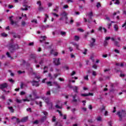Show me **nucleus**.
<instances>
[{"mask_svg":"<svg viewBox=\"0 0 126 126\" xmlns=\"http://www.w3.org/2000/svg\"><path fill=\"white\" fill-rule=\"evenodd\" d=\"M8 49L10 53H13L16 51V50H18V49H19V45L16 43L13 44L12 43H10L8 45Z\"/></svg>","mask_w":126,"mask_h":126,"instance_id":"1","label":"nucleus"},{"mask_svg":"<svg viewBox=\"0 0 126 126\" xmlns=\"http://www.w3.org/2000/svg\"><path fill=\"white\" fill-rule=\"evenodd\" d=\"M117 115L119 118V121L121 122V121H123V118L126 117V110L122 109L121 111H118Z\"/></svg>","mask_w":126,"mask_h":126,"instance_id":"2","label":"nucleus"},{"mask_svg":"<svg viewBox=\"0 0 126 126\" xmlns=\"http://www.w3.org/2000/svg\"><path fill=\"white\" fill-rule=\"evenodd\" d=\"M37 4H39L38 10L39 11H43L44 10V7L42 6V2L40 0L37 1Z\"/></svg>","mask_w":126,"mask_h":126,"instance_id":"3","label":"nucleus"},{"mask_svg":"<svg viewBox=\"0 0 126 126\" xmlns=\"http://www.w3.org/2000/svg\"><path fill=\"white\" fill-rule=\"evenodd\" d=\"M53 63L55 64V65H60V64H61V62H60V58L54 59Z\"/></svg>","mask_w":126,"mask_h":126,"instance_id":"4","label":"nucleus"},{"mask_svg":"<svg viewBox=\"0 0 126 126\" xmlns=\"http://www.w3.org/2000/svg\"><path fill=\"white\" fill-rule=\"evenodd\" d=\"M32 86H35L36 87H39L40 86V84H39V81L33 80L32 82Z\"/></svg>","mask_w":126,"mask_h":126,"instance_id":"5","label":"nucleus"},{"mask_svg":"<svg viewBox=\"0 0 126 126\" xmlns=\"http://www.w3.org/2000/svg\"><path fill=\"white\" fill-rule=\"evenodd\" d=\"M8 87V85H7V83H5L0 85V89H1V90H2L4 89V88H6Z\"/></svg>","mask_w":126,"mask_h":126,"instance_id":"6","label":"nucleus"},{"mask_svg":"<svg viewBox=\"0 0 126 126\" xmlns=\"http://www.w3.org/2000/svg\"><path fill=\"white\" fill-rule=\"evenodd\" d=\"M81 95L82 97H87L88 96H93V93H89L88 94H82Z\"/></svg>","mask_w":126,"mask_h":126,"instance_id":"7","label":"nucleus"},{"mask_svg":"<svg viewBox=\"0 0 126 126\" xmlns=\"http://www.w3.org/2000/svg\"><path fill=\"white\" fill-rule=\"evenodd\" d=\"M28 121V116L25 117L21 120V123H25Z\"/></svg>","mask_w":126,"mask_h":126,"instance_id":"8","label":"nucleus"},{"mask_svg":"<svg viewBox=\"0 0 126 126\" xmlns=\"http://www.w3.org/2000/svg\"><path fill=\"white\" fill-rule=\"evenodd\" d=\"M45 102L47 104V105H49V104H50L51 107H53V103L50 102V100H49L48 98H45Z\"/></svg>","mask_w":126,"mask_h":126,"instance_id":"9","label":"nucleus"},{"mask_svg":"<svg viewBox=\"0 0 126 126\" xmlns=\"http://www.w3.org/2000/svg\"><path fill=\"white\" fill-rule=\"evenodd\" d=\"M73 90L74 92H75L76 93H78V87L75 86L73 88Z\"/></svg>","mask_w":126,"mask_h":126,"instance_id":"10","label":"nucleus"},{"mask_svg":"<svg viewBox=\"0 0 126 126\" xmlns=\"http://www.w3.org/2000/svg\"><path fill=\"white\" fill-rule=\"evenodd\" d=\"M14 119H16V122L18 124H19V123H21V121H20V120H19V118H16V117H15V116H13L11 118L12 120H14Z\"/></svg>","mask_w":126,"mask_h":126,"instance_id":"11","label":"nucleus"},{"mask_svg":"<svg viewBox=\"0 0 126 126\" xmlns=\"http://www.w3.org/2000/svg\"><path fill=\"white\" fill-rule=\"evenodd\" d=\"M46 120H47V116H43L41 119H40V122L41 123H44V122H45V121H46Z\"/></svg>","mask_w":126,"mask_h":126,"instance_id":"12","label":"nucleus"},{"mask_svg":"<svg viewBox=\"0 0 126 126\" xmlns=\"http://www.w3.org/2000/svg\"><path fill=\"white\" fill-rule=\"evenodd\" d=\"M6 55L8 58H10V60H14V58H13V57H11V56L10 55V53H9V52H7L6 53Z\"/></svg>","mask_w":126,"mask_h":126,"instance_id":"13","label":"nucleus"},{"mask_svg":"<svg viewBox=\"0 0 126 126\" xmlns=\"http://www.w3.org/2000/svg\"><path fill=\"white\" fill-rule=\"evenodd\" d=\"M61 15L62 17H66V16H67V13H66L65 11H64L61 13Z\"/></svg>","mask_w":126,"mask_h":126,"instance_id":"14","label":"nucleus"},{"mask_svg":"<svg viewBox=\"0 0 126 126\" xmlns=\"http://www.w3.org/2000/svg\"><path fill=\"white\" fill-rule=\"evenodd\" d=\"M114 45L115 46H116V47H118V48H120V43L118 41H114Z\"/></svg>","mask_w":126,"mask_h":126,"instance_id":"15","label":"nucleus"},{"mask_svg":"<svg viewBox=\"0 0 126 126\" xmlns=\"http://www.w3.org/2000/svg\"><path fill=\"white\" fill-rule=\"evenodd\" d=\"M8 109L10 110L11 113H14V109H13V107H12V106L8 107Z\"/></svg>","mask_w":126,"mask_h":126,"instance_id":"16","label":"nucleus"},{"mask_svg":"<svg viewBox=\"0 0 126 126\" xmlns=\"http://www.w3.org/2000/svg\"><path fill=\"white\" fill-rule=\"evenodd\" d=\"M84 22H85V23H86V22H88V23H89L90 24H91V21L89 19H88L85 18H84Z\"/></svg>","mask_w":126,"mask_h":126,"instance_id":"17","label":"nucleus"},{"mask_svg":"<svg viewBox=\"0 0 126 126\" xmlns=\"http://www.w3.org/2000/svg\"><path fill=\"white\" fill-rule=\"evenodd\" d=\"M73 45L76 48L77 50H79V45L77 44L76 43H74Z\"/></svg>","mask_w":126,"mask_h":126,"instance_id":"18","label":"nucleus"},{"mask_svg":"<svg viewBox=\"0 0 126 126\" xmlns=\"http://www.w3.org/2000/svg\"><path fill=\"white\" fill-rule=\"evenodd\" d=\"M30 57L31 59H32V60L36 59V55L35 54H31Z\"/></svg>","mask_w":126,"mask_h":126,"instance_id":"19","label":"nucleus"},{"mask_svg":"<svg viewBox=\"0 0 126 126\" xmlns=\"http://www.w3.org/2000/svg\"><path fill=\"white\" fill-rule=\"evenodd\" d=\"M32 94L33 96H37V91L36 90H34L32 91Z\"/></svg>","mask_w":126,"mask_h":126,"instance_id":"20","label":"nucleus"},{"mask_svg":"<svg viewBox=\"0 0 126 126\" xmlns=\"http://www.w3.org/2000/svg\"><path fill=\"white\" fill-rule=\"evenodd\" d=\"M114 29L115 31H118V30H119V26H118V25H115Z\"/></svg>","mask_w":126,"mask_h":126,"instance_id":"21","label":"nucleus"},{"mask_svg":"<svg viewBox=\"0 0 126 126\" xmlns=\"http://www.w3.org/2000/svg\"><path fill=\"white\" fill-rule=\"evenodd\" d=\"M56 121H57V118H56V116H53L52 119V123H55Z\"/></svg>","mask_w":126,"mask_h":126,"instance_id":"22","label":"nucleus"},{"mask_svg":"<svg viewBox=\"0 0 126 126\" xmlns=\"http://www.w3.org/2000/svg\"><path fill=\"white\" fill-rule=\"evenodd\" d=\"M23 86H24V83H23V82H21V85L20 86L21 89H23Z\"/></svg>","mask_w":126,"mask_h":126,"instance_id":"23","label":"nucleus"},{"mask_svg":"<svg viewBox=\"0 0 126 126\" xmlns=\"http://www.w3.org/2000/svg\"><path fill=\"white\" fill-rule=\"evenodd\" d=\"M61 34L62 36H65V35H66V32H61Z\"/></svg>","mask_w":126,"mask_h":126,"instance_id":"24","label":"nucleus"},{"mask_svg":"<svg viewBox=\"0 0 126 126\" xmlns=\"http://www.w3.org/2000/svg\"><path fill=\"white\" fill-rule=\"evenodd\" d=\"M1 36L2 37H7V34L5 33V32H3L1 33Z\"/></svg>","mask_w":126,"mask_h":126,"instance_id":"25","label":"nucleus"},{"mask_svg":"<svg viewBox=\"0 0 126 126\" xmlns=\"http://www.w3.org/2000/svg\"><path fill=\"white\" fill-rule=\"evenodd\" d=\"M18 74H22V73H25V71H22L21 70L18 71Z\"/></svg>","mask_w":126,"mask_h":126,"instance_id":"26","label":"nucleus"},{"mask_svg":"<svg viewBox=\"0 0 126 126\" xmlns=\"http://www.w3.org/2000/svg\"><path fill=\"white\" fill-rule=\"evenodd\" d=\"M76 97H73V99L72 100V102H73L74 103H76L77 102V99L75 98Z\"/></svg>","mask_w":126,"mask_h":126,"instance_id":"27","label":"nucleus"},{"mask_svg":"<svg viewBox=\"0 0 126 126\" xmlns=\"http://www.w3.org/2000/svg\"><path fill=\"white\" fill-rule=\"evenodd\" d=\"M103 45L104 47L108 46V41H107V40H104Z\"/></svg>","mask_w":126,"mask_h":126,"instance_id":"28","label":"nucleus"},{"mask_svg":"<svg viewBox=\"0 0 126 126\" xmlns=\"http://www.w3.org/2000/svg\"><path fill=\"white\" fill-rule=\"evenodd\" d=\"M11 34L13 35V37H14V38H16V32H11Z\"/></svg>","mask_w":126,"mask_h":126,"instance_id":"29","label":"nucleus"},{"mask_svg":"<svg viewBox=\"0 0 126 126\" xmlns=\"http://www.w3.org/2000/svg\"><path fill=\"white\" fill-rule=\"evenodd\" d=\"M51 14H52L54 16H56V17H59V15L56 13L52 12L51 13Z\"/></svg>","mask_w":126,"mask_h":126,"instance_id":"30","label":"nucleus"},{"mask_svg":"<svg viewBox=\"0 0 126 126\" xmlns=\"http://www.w3.org/2000/svg\"><path fill=\"white\" fill-rule=\"evenodd\" d=\"M97 122H101L102 121V118L101 117H98L96 119Z\"/></svg>","mask_w":126,"mask_h":126,"instance_id":"31","label":"nucleus"},{"mask_svg":"<svg viewBox=\"0 0 126 126\" xmlns=\"http://www.w3.org/2000/svg\"><path fill=\"white\" fill-rule=\"evenodd\" d=\"M42 27H43V28H49V27H52V26L49 25H46L45 26V27L44 26H42Z\"/></svg>","mask_w":126,"mask_h":126,"instance_id":"32","label":"nucleus"},{"mask_svg":"<svg viewBox=\"0 0 126 126\" xmlns=\"http://www.w3.org/2000/svg\"><path fill=\"white\" fill-rule=\"evenodd\" d=\"M75 41H79V36H77V35H75Z\"/></svg>","mask_w":126,"mask_h":126,"instance_id":"33","label":"nucleus"},{"mask_svg":"<svg viewBox=\"0 0 126 126\" xmlns=\"http://www.w3.org/2000/svg\"><path fill=\"white\" fill-rule=\"evenodd\" d=\"M42 113L44 115V116H46V117L49 115V113H48L47 111H43L42 112Z\"/></svg>","mask_w":126,"mask_h":126,"instance_id":"34","label":"nucleus"},{"mask_svg":"<svg viewBox=\"0 0 126 126\" xmlns=\"http://www.w3.org/2000/svg\"><path fill=\"white\" fill-rule=\"evenodd\" d=\"M94 46H95V44H94V42H91L90 44V47H91V48H92L93 47H94Z\"/></svg>","mask_w":126,"mask_h":126,"instance_id":"35","label":"nucleus"},{"mask_svg":"<svg viewBox=\"0 0 126 126\" xmlns=\"http://www.w3.org/2000/svg\"><path fill=\"white\" fill-rule=\"evenodd\" d=\"M46 84L48 86H52V82H47Z\"/></svg>","mask_w":126,"mask_h":126,"instance_id":"36","label":"nucleus"},{"mask_svg":"<svg viewBox=\"0 0 126 126\" xmlns=\"http://www.w3.org/2000/svg\"><path fill=\"white\" fill-rule=\"evenodd\" d=\"M84 79H85V80H89V79L88 78V75L84 76Z\"/></svg>","mask_w":126,"mask_h":126,"instance_id":"37","label":"nucleus"},{"mask_svg":"<svg viewBox=\"0 0 126 126\" xmlns=\"http://www.w3.org/2000/svg\"><path fill=\"white\" fill-rule=\"evenodd\" d=\"M87 49H84V52H83V54H84V55H86L87 54Z\"/></svg>","mask_w":126,"mask_h":126,"instance_id":"38","label":"nucleus"},{"mask_svg":"<svg viewBox=\"0 0 126 126\" xmlns=\"http://www.w3.org/2000/svg\"><path fill=\"white\" fill-rule=\"evenodd\" d=\"M33 125H38V124H39V121L38 120H35L33 122Z\"/></svg>","mask_w":126,"mask_h":126,"instance_id":"39","label":"nucleus"},{"mask_svg":"<svg viewBox=\"0 0 126 126\" xmlns=\"http://www.w3.org/2000/svg\"><path fill=\"white\" fill-rule=\"evenodd\" d=\"M102 108L101 109V112H102V111H105L106 110V108L105 107V106L102 105Z\"/></svg>","mask_w":126,"mask_h":126,"instance_id":"40","label":"nucleus"},{"mask_svg":"<svg viewBox=\"0 0 126 126\" xmlns=\"http://www.w3.org/2000/svg\"><path fill=\"white\" fill-rule=\"evenodd\" d=\"M88 16H93V12H91L87 15Z\"/></svg>","mask_w":126,"mask_h":126,"instance_id":"41","label":"nucleus"},{"mask_svg":"<svg viewBox=\"0 0 126 126\" xmlns=\"http://www.w3.org/2000/svg\"><path fill=\"white\" fill-rule=\"evenodd\" d=\"M92 75H93V76H96V75H97V74L96 73V71H93Z\"/></svg>","mask_w":126,"mask_h":126,"instance_id":"42","label":"nucleus"},{"mask_svg":"<svg viewBox=\"0 0 126 126\" xmlns=\"http://www.w3.org/2000/svg\"><path fill=\"white\" fill-rule=\"evenodd\" d=\"M96 7L99 8V7H100L101 6V3H100V2H98L96 5Z\"/></svg>","mask_w":126,"mask_h":126,"instance_id":"43","label":"nucleus"},{"mask_svg":"<svg viewBox=\"0 0 126 126\" xmlns=\"http://www.w3.org/2000/svg\"><path fill=\"white\" fill-rule=\"evenodd\" d=\"M114 52L115 53H116V54H120V51L118 49H115Z\"/></svg>","mask_w":126,"mask_h":126,"instance_id":"44","label":"nucleus"},{"mask_svg":"<svg viewBox=\"0 0 126 126\" xmlns=\"http://www.w3.org/2000/svg\"><path fill=\"white\" fill-rule=\"evenodd\" d=\"M16 38H18V39H21V36L19 34L16 35Z\"/></svg>","mask_w":126,"mask_h":126,"instance_id":"45","label":"nucleus"},{"mask_svg":"<svg viewBox=\"0 0 126 126\" xmlns=\"http://www.w3.org/2000/svg\"><path fill=\"white\" fill-rule=\"evenodd\" d=\"M25 25H26V22H25V21H22V26H25Z\"/></svg>","mask_w":126,"mask_h":126,"instance_id":"46","label":"nucleus"},{"mask_svg":"<svg viewBox=\"0 0 126 126\" xmlns=\"http://www.w3.org/2000/svg\"><path fill=\"white\" fill-rule=\"evenodd\" d=\"M76 72H75V71H73L72 72V73L71 74V76H73V75H74V74H76Z\"/></svg>","mask_w":126,"mask_h":126,"instance_id":"47","label":"nucleus"},{"mask_svg":"<svg viewBox=\"0 0 126 126\" xmlns=\"http://www.w3.org/2000/svg\"><path fill=\"white\" fill-rule=\"evenodd\" d=\"M16 101L17 103H22V101L21 100H19L18 99H17Z\"/></svg>","mask_w":126,"mask_h":126,"instance_id":"48","label":"nucleus"},{"mask_svg":"<svg viewBox=\"0 0 126 126\" xmlns=\"http://www.w3.org/2000/svg\"><path fill=\"white\" fill-rule=\"evenodd\" d=\"M39 64H43L44 63V60L42 59L40 62H39Z\"/></svg>","mask_w":126,"mask_h":126,"instance_id":"49","label":"nucleus"},{"mask_svg":"<svg viewBox=\"0 0 126 126\" xmlns=\"http://www.w3.org/2000/svg\"><path fill=\"white\" fill-rule=\"evenodd\" d=\"M69 2H73V0H66L67 3H69Z\"/></svg>","mask_w":126,"mask_h":126,"instance_id":"50","label":"nucleus"},{"mask_svg":"<svg viewBox=\"0 0 126 126\" xmlns=\"http://www.w3.org/2000/svg\"><path fill=\"white\" fill-rule=\"evenodd\" d=\"M27 111L28 112H30V113H31V112H32V110L31 109V108H29L27 109Z\"/></svg>","mask_w":126,"mask_h":126,"instance_id":"51","label":"nucleus"},{"mask_svg":"<svg viewBox=\"0 0 126 126\" xmlns=\"http://www.w3.org/2000/svg\"><path fill=\"white\" fill-rule=\"evenodd\" d=\"M78 31H80V32H84V30H83V29L79 28L78 29Z\"/></svg>","mask_w":126,"mask_h":126,"instance_id":"52","label":"nucleus"},{"mask_svg":"<svg viewBox=\"0 0 126 126\" xmlns=\"http://www.w3.org/2000/svg\"><path fill=\"white\" fill-rule=\"evenodd\" d=\"M115 3V4H120V0H116Z\"/></svg>","mask_w":126,"mask_h":126,"instance_id":"53","label":"nucleus"},{"mask_svg":"<svg viewBox=\"0 0 126 126\" xmlns=\"http://www.w3.org/2000/svg\"><path fill=\"white\" fill-rule=\"evenodd\" d=\"M55 107L57 108V109H62V107L59 106V105L57 104Z\"/></svg>","mask_w":126,"mask_h":126,"instance_id":"54","label":"nucleus"},{"mask_svg":"<svg viewBox=\"0 0 126 126\" xmlns=\"http://www.w3.org/2000/svg\"><path fill=\"white\" fill-rule=\"evenodd\" d=\"M93 68H94L95 69H97V65H96V64H94V65H93Z\"/></svg>","mask_w":126,"mask_h":126,"instance_id":"55","label":"nucleus"},{"mask_svg":"<svg viewBox=\"0 0 126 126\" xmlns=\"http://www.w3.org/2000/svg\"><path fill=\"white\" fill-rule=\"evenodd\" d=\"M111 39V37H105V41H108Z\"/></svg>","mask_w":126,"mask_h":126,"instance_id":"56","label":"nucleus"},{"mask_svg":"<svg viewBox=\"0 0 126 126\" xmlns=\"http://www.w3.org/2000/svg\"><path fill=\"white\" fill-rule=\"evenodd\" d=\"M46 38V36H41V39H42L43 41H45V39Z\"/></svg>","mask_w":126,"mask_h":126,"instance_id":"57","label":"nucleus"},{"mask_svg":"<svg viewBox=\"0 0 126 126\" xmlns=\"http://www.w3.org/2000/svg\"><path fill=\"white\" fill-rule=\"evenodd\" d=\"M63 8H68V5H64L63 7Z\"/></svg>","mask_w":126,"mask_h":126,"instance_id":"58","label":"nucleus"},{"mask_svg":"<svg viewBox=\"0 0 126 126\" xmlns=\"http://www.w3.org/2000/svg\"><path fill=\"white\" fill-rule=\"evenodd\" d=\"M20 95H25V92H24L23 91L21 92Z\"/></svg>","mask_w":126,"mask_h":126,"instance_id":"59","label":"nucleus"},{"mask_svg":"<svg viewBox=\"0 0 126 126\" xmlns=\"http://www.w3.org/2000/svg\"><path fill=\"white\" fill-rule=\"evenodd\" d=\"M32 23H37V20H35V19H34V20H32Z\"/></svg>","mask_w":126,"mask_h":126,"instance_id":"60","label":"nucleus"},{"mask_svg":"<svg viewBox=\"0 0 126 126\" xmlns=\"http://www.w3.org/2000/svg\"><path fill=\"white\" fill-rule=\"evenodd\" d=\"M29 46H34V42H30L29 44Z\"/></svg>","mask_w":126,"mask_h":126,"instance_id":"61","label":"nucleus"},{"mask_svg":"<svg viewBox=\"0 0 126 126\" xmlns=\"http://www.w3.org/2000/svg\"><path fill=\"white\" fill-rule=\"evenodd\" d=\"M69 50L70 52H72L73 51V49L71 47H69Z\"/></svg>","mask_w":126,"mask_h":126,"instance_id":"62","label":"nucleus"},{"mask_svg":"<svg viewBox=\"0 0 126 126\" xmlns=\"http://www.w3.org/2000/svg\"><path fill=\"white\" fill-rule=\"evenodd\" d=\"M88 122L90 123L91 124H92V123H93V120H92V119H89L88 120Z\"/></svg>","mask_w":126,"mask_h":126,"instance_id":"63","label":"nucleus"},{"mask_svg":"<svg viewBox=\"0 0 126 126\" xmlns=\"http://www.w3.org/2000/svg\"><path fill=\"white\" fill-rule=\"evenodd\" d=\"M46 95H51V92L49 91H48L46 93Z\"/></svg>","mask_w":126,"mask_h":126,"instance_id":"64","label":"nucleus"}]
</instances>
